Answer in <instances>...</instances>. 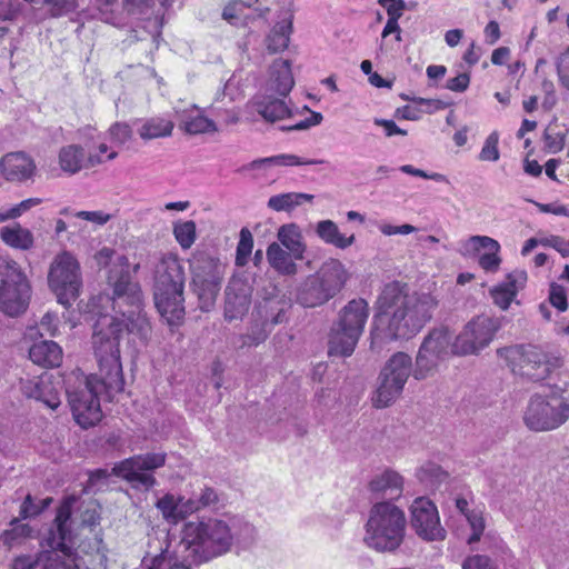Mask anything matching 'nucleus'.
<instances>
[{"instance_id": "obj_1", "label": "nucleus", "mask_w": 569, "mask_h": 569, "mask_svg": "<svg viewBox=\"0 0 569 569\" xmlns=\"http://www.w3.org/2000/svg\"><path fill=\"white\" fill-rule=\"evenodd\" d=\"M436 307L432 296L412 290L407 282H387L375 301L371 348L413 338L431 320Z\"/></svg>"}, {"instance_id": "obj_2", "label": "nucleus", "mask_w": 569, "mask_h": 569, "mask_svg": "<svg viewBox=\"0 0 569 569\" xmlns=\"http://www.w3.org/2000/svg\"><path fill=\"white\" fill-rule=\"evenodd\" d=\"M124 332H136L140 338L147 339L151 332V326L140 311L133 320L110 318L104 327L96 323L92 335L93 355L98 362V372L93 373L102 381L109 391H123L124 378L120 357V340Z\"/></svg>"}, {"instance_id": "obj_3", "label": "nucleus", "mask_w": 569, "mask_h": 569, "mask_svg": "<svg viewBox=\"0 0 569 569\" xmlns=\"http://www.w3.org/2000/svg\"><path fill=\"white\" fill-rule=\"evenodd\" d=\"M184 268L178 254H162L154 270L153 299L170 327H179L184 320Z\"/></svg>"}, {"instance_id": "obj_4", "label": "nucleus", "mask_w": 569, "mask_h": 569, "mask_svg": "<svg viewBox=\"0 0 569 569\" xmlns=\"http://www.w3.org/2000/svg\"><path fill=\"white\" fill-rule=\"evenodd\" d=\"M232 543L231 529L220 519L188 521L181 529L180 545L196 563L208 562L227 553Z\"/></svg>"}, {"instance_id": "obj_5", "label": "nucleus", "mask_w": 569, "mask_h": 569, "mask_svg": "<svg viewBox=\"0 0 569 569\" xmlns=\"http://www.w3.org/2000/svg\"><path fill=\"white\" fill-rule=\"evenodd\" d=\"M403 510L389 501L375 503L366 523V545L379 552H393L403 542L406 532Z\"/></svg>"}, {"instance_id": "obj_6", "label": "nucleus", "mask_w": 569, "mask_h": 569, "mask_svg": "<svg viewBox=\"0 0 569 569\" xmlns=\"http://www.w3.org/2000/svg\"><path fill=\"white\" fill-rule=\"evenodd\" d=\"M369 317V305L362 299L350 300L340 311L329 337V356L349 357L356 349Z\"/></svg>"}, {"instance_id": "obj_7", "label": "nucleus", "mask_w": 569, "mask_h": 569, "mask_svg": "<svg viewBox=\"0 0 569 569\" xmlns=\"http://www.w3.org/2000/svg\"><path fill=\"white\" fill-rule=\"evenodd\" d=\"M498 355L507 361L515 375L532 381L547 379L550 373L561 366L559 357L533 345H517L498 349Z\"/></svg>"}, {"instance_id": "obj_8", "label": "nucleus", "mask_w": 569, "mask_h": 569, "mask_svg": "<svg viewBox=\"0 0 569 569\" xmlns=\"http://www.w3.org/2000/svg\"><path fill=\"white\" fill-rule=\"evenodd\" d=\"M32 288L23 268L9 256L0 257V310L10 317L23 313Z\"/></svg>"}, {"instance_id": "obj_9", "label": "nucleus", "mask_w": 569, "mask_h": 569, "mask_svg": "<svg viewBox=\"0 0 569 569\" xmlns=\"http://www.w3.org/2000/svg\"><path fill=\"white\" fill-rule=\"evenodd\" d=\"M347 272L338 259L326 261L316 274L310 276L298 295L299 302L308 308L320 306L333 298L345 286Z\"/></svg>"}, {"instance_id": "obj_10", "label": "nucleus", "mask_w": 569, "mask_h": 569, "mask_svg": "<svg viewBox=\"0 0 569 569\" xmlns=\"http://www.w3.org/2000/svg\"><path fill=\"white\" fill-rule=\"evenodd\" d=\"M102 379L88 376L82 389L69 395V403L76 422L83 429L96 426L102 419L100 396L109 401L122 391H109Z\"/></svg>"}, {"instance_id": "obj_11", "label": "nucleus", "mask_w": 569, "mask_h": 569, "mask_svg": "<svg viewBox=\"0 0 569 569\" xmlns=\"http://www.w3.org/2000/svg\"><path fill=\"white\" fill-rule=\"evenodd\" d=\"M48 282L58 302L70 307L80 296L82 287L78 260L67 251L58 254L51 263Z\"/></svg>"}, {"instance_id": "obj_12", "label": "nucleus", "mask_w": 569, "mask_h": 569, "mask_svg": "<svg viewBox=\"0 0 569 569\" xmlns=\"http://www.w3.org/2000/svg\"><path fill=\"white\" fill-rule=\"evenodd\" d=\"M569 418V403L557 391L547 397L535 395L527 408L525 422L535 431L552 430Z\"/></svg>"}, {"instance_id": "obj_13", "label": "nucleus", "mask_w": 569, "mask_h": 569, "mask_svg": "<svg viewBox=\"0 0 569 569\" xmlns=\"http://www.w3.org/2000/svg\"><path fill=\"white\" fill-rule=\"evenodd\" d=\"M412 370L411 357L398 351L387 361L380 373V385L373 398L376 408L388 407L402 392Z\"/></svg>"}, {"instance_id": "obj_14", "label": "nucleus", "mask_w": 569, "mask_h": 569, "mask_svg": "<svg viewBox=\"0 0 569 569\" xmlns=\"http://www.w3.org/2000/svg\"><path fill=\"white\" fill-rule=\"evenodd\" d=\"M192 289L198 296L200 308L209 310L213 306L222 282L221 264L206 253H200L191 262Z\"/></svg>"}, {"instance_id": "obj_15", "label": "nucleus", "mask_w": 569, "mask_h": 569, "mask_svg": "<svg viewBox=\"0 0 569 569\" xmlns=\"http://www.w3.org/2000/svg\"><path fill=\"white\" fill-rule=\"evenodd\" d=\"M500 329V321L485 315L472 318L451 345L455 356L478 355L487 348Z\"/></svg>"}, {"instance_id": "obj_16", "label": "nucleus", "mask_w": 569, "mask_h": 569, "mask_svg": "<svg viewBox=\"0 0 569 569\" xmlns=\"http://www.w3.org/2000/svg\"><path fill=\"white\" fill-rule=\"evenodd\" d=\"M166 463V453L149 452L146 455H136L114 465L112 472L132 487H142L146 490L156 485V478L148 471L161 468Z\"/></svg>"}, {"instance_id": "obj_17", "label": "nucleus", "mask_w": 569, "mask_h": 569, "mask_svg": "<svg viewBox=\"0 0 569 569\" xmlns=\"http://www.w3.org/2000/svg\"><path fill=\"white\" fill-rule=\"evenodd\" d=\"M411 526L423 540L437 541L446 538V530L440 525L437 507L427 498H417L411 505Z\"/></svg>"}, {"instance_id": "obj_18", "label": "nucleus", "mask_w": 569, "mask_h": 569, "mask_svg": "<svg viewBox=\"0 0 569 569\" xmlns=\"http://www.w3.org/2000/svg\"><path fill=\"white\" fill-rule=\"evenodd\" d=\"M108 281L113 288V300L123 299L128 305L140 309L142 292L139 283L131 280L130 263L126 256L118 257L109 271Z\"/></svg>"}, {"instance_id": "obj_19", "label": "nucleus", "mask_w": 569, "mask_h": 569, "mask_svg": "<svg viewBox=\"0 0 569 569\" xmlns=\"http://www.w3.org/2000/svg\"><path fill=\"white\" fill-rule=\"evenodd\" d=\"M36 173L33 158L23 151L9 152L0 159V174L8 182L23 183L32 180Z\"/></svg>"}, {"instance_id": "obj_20", "label": "nucleus", "mask_w": 569, "mask_h": 569, "mask_svg": "<svg viewBox=\"0 0 569 569\" xmlns=\"http://www.w3.org/2000/svg\"><path fill=\"white\" fill-rule=\"evenodd\" d=\"M20 389L27 398L41 401L52 410H56L61 403L59 392L48 373L21 378Z\"/></svg>"}, {"instance_id": "obj_21", "label": "nucleus", "mask_w": 569, "mask_h": 569, "mask_svg": "<svg viewBox=\"0 0 569 569\" xmlns=\"http://www.w3.org/2000/svg\"><path fill=\"white\" fill-rule=\"evenodd\" d=\"M251 289L240 279L232 278L226 288L224 317L227 320L241 319L250 308Z\"/></svg>"}, {"instance_id": "obj_22", "label": "nucleus", "mask_w": 569, "mask_h": 569, "mask_svg": "<svg viewBox=\"0 0 569 569\" xmlns=\"http://www.w3.org/2000/svg\"><path fill=\"white\" fill-rule=\"evenodd\" d=\"M72 562L74 569H107V548L102 538L96 536L92 541H82Z\"/></svg>"}, {"instance_id": "obj_23", "label": "nucleus", "mask_w": 569, "mask_h": 569, "mask_svg": "<svg viewBox=\"0 0 569 569\" xmlns=\"http://www.w3.org/2000/svg\"><path fill=\"white\" fill-rule=\"evenodd\" d=\"M467 243L473 251L486 250L478 257V264L485 272L496 273L500 269L502 259L500 257V244L497 240L488 236H471Z\"/></svg>"}, {"instance_id": "obj_24", "label": "nucleus", "mask_w": 569, "mask_h": 569, "mask_svg": "<svg viewBox=\"0 0 569 569\" xmlns=\"http://www.w3.org/2000/svg\"><path fill=\"white\" fill-rule=\"evenodd\" d=\"M30 360L43 368H56L62 362V348L54 341L41 340L29 349Z\"/></svg>"}, {"instance_id": "obj_25", "label": "nucleus", "mask_w": 569, "mask_h": 569, "mask_svg": "<svg viewBox=\"0 0 569 569\" xmlns=\"http://www.w3.org/2000/svg\"><path fill=\"white\" fill-rule=\"evenodd\" d=\"M0 240L9 248L29 251L34 247L32 231L19 222L4 226L0 229Z\"/></svg>"}, {"instance_id": "obj_26", "label": "nucleus", "mask_w": 569, "mask_h": 569, "mask_svg": "<svg viewBox=\"0 0 569 569\" xmlns=\"http://www.w3.org/2000/svg\"><path fill=\"white\" fill-rule=\"evenodd\" d=\"M450 341L451 335L447 328L433 329L423 339L419 349L440 361L453 355Z\"/></svg>"}, {"instance_id": "obj_27", "label": "nucleus", "mask_w": 569, "mask_h": 569, "mask_svg": "<svg viewBox=\"0 0 569 569\" xmlns=\"http://www.w3.org/2000/svg\"><path fill=\"white\" fill-rule=\"evenodd\" d=\"M369 488L372 493L396 499L402 493L403 479L398 472L386 470L369 482Z\"/></svg>"}, {"instance_id": "obj_28", "label": "nucleus", "mask_w": 569, "mask_h": 569, "mask_svg": "<svg viewBox=\"0 0 569 569\" xmlns=\"http://www.w3.org/2000/svg\"><path fill=\"white\" fill-rule=\"evenodd\" d=\"M270 86L279 96L286 97L295 86L289 60L277 59L270 68Z\"/></svg>"}, {"instance_id": "obj_29", "label": "nucleus", "mask_w": 569, "mask_h": 569, "mask_svg": "<svg viewBox=\"0 0 569 569\" xmlns=\"http://www.w3.org/2000/svg\"><path fill=\"white\" fill-rule=\"evenodd\" d=\"M76 496L66 497L57 509L54 523L59 536V542L57 543L58 549L63 553H68L69 548L66 546V541L69 540L71 531L69 529V521L72 515V508L76 503Z\"/></svg>"}, {"instance_id": "obj_30", "label": "nucleus", "mask_w": 569, "mask_h": 569, "mask_svg": "<svg viewBox=\"0 0 569 569\" xmlns=\"http://www.w3.org/2000/svg\"><path fill=\"white\" fill-rule=\"evenodd\" d=\"M317 236L327 244H331L338 249H347L353 244L356 237L353 233L346 236L341 233L338 224L332 220H321L316 226Z\"/></svg>"}, {"instance_id": "obj_31", "label": "nucleus", "mask_w": 569, "mask_h": 569, "mask_svg": "<svg viewBox=\"0 0 569 569\" xmlns=\"http://www.w3.org/2000/svg\"><path fill=\"white\" fill-rule=\"evenodd\" d=\"M84 149L80 144H68L60 149L58 159L62 171L74 174L82 169H88L86 164Z\"/></svg>"}, {"instance_id": "obj_32", "label": "nucleus", "mask_w": 569, "mask_h": 569, "mask_svg": "<svg viewBox=\"0 0 569 569\" xmlns=\"http://www.w3.org/2000/svg\"><path fill=\"white\" fill-rule=\"evenodd\" d=\"M257 112L268 122L283 120L291 116V110L282 99L263 97L254 101Z\"/></svg>"}, {"instance_id": "obj_33", "label": "nucleus", "mask_w": 569, "mask_h": 569, "mask_svg": "<svg viewBox=\"0 0 569 569\" xmlns=\"http://www.w3.org/2000/svg\"><path fill=\"white\" fill-rule=\"evenodd\" d=\"M280 243L292 254L293 259L302 260L306 252V244L299 227L295 223L284 224L278 231Z\"/></svg>"}, {"instance_id": "obj_34", "label": "nucleus", "mask_w": 569, "mask_h": 569, "mask_svg": "<svg viewBox=\"0 0 569 569\" xmlns=\"http://www.w3.org/2000/svg\"><path fill=\"white\" fill-rule=\"evenodd\" d=\"M291 33V18L277 22L266 38L268 52L274 54L284 51L289 46Z\"/></svg>"}, {"instance_id": "obj_35", "label": "nucleus", "mask_w": 569, "mask_h": 569, "mask_svg": "<svg viewBox=\"0 0 569 569\" xmlns=\"http://www.w3.org/2000/svg\"><path fill=\"white\" fill-rule=\"evenodd\" d=\"M517 280L512 273L507 274L506 280L493 286L489 295L495 306L501 310H508L518 295Z\"/></svg>"}, {"instance_id": "obj_36", "label": "nucleus", "mask_w": 569, "mask_h": 569, "mask_svg": "<svg viewBox=\"0 0 569 569\" xmlns=\"http://www.w3.org/2000/svg\"><path fill=\"white\" fill-rule=\"evenodd\" d=\"M292 258L290 251H284L277 242H272L267 248L268 262L280 274L292 276L297 273V264Z\"/></svg>"}, {"instance_id": "obj_37", "label": "nucleus", "mask_w": 569, "mask_h": 569, "mask_svg": "<svg viewBox=\"0 0 569 569\" xmlns=\"http://www.w3.org/2000/svg\"><path fill=\"white\" fill-rule=\"evenodd\" d=\"M174 123L172 120L163 117H152L147 119L139 129V136L142 140H152L167 138L172 134Z\"/></svg>"}, {"instance_id": "obj_38", "label": "nucleus", "mask_w": 569, "mask_h": 569, "mask_svg": "<svg viewBox=\"0 0 569 569\" xmlns=\"http://www.w3.org/2000/svg\"><path fill=\"white\" fill-rule=\"evenodd\" d=\"M118 151L110 147L106 142H100L93 148H90L88 154H86V164L88 169H92L102 166L109 161H113L118 158Z\"/></svg>"}, {"instance_id": "obj_39", "label": "nucleus", "mask_w": 569, "mask_h": 569, "mask_svg": "<svg viewBox=\"0 0 569 569\" xmlns=\"http://www.w3.org/2000/svg\"><path fill=\"white\" fill-rule=\"evenodd\" d=\"M313 197L307 193L288 192L272 196L268 207L274 211H289L302 203V200L310 201Z\"/></svg>"}, {"instance_id": "obj_40", "label": "nucleus", "mask_w": 569, "mask_h": 569, "mask_svg": "<svg viewBox=\"0 0 569 569\" xmlns=\"http://www.w3.org/2000/svg\"><path fill=\"white\" fill-rule=\"evenodd\" d=\"M263 163L274 164V166H284V167H293V166H309V164H321L325 163V160H311L303 159L295 154H278L267 158H261L252 161V167H259Z\"/></svg>"}, {"instance_id": "obj_41", "label": "nucleus", "mask_w": 569, "mask_h": 569, "mask_svg": "<svg viewBox=\"0 0 569 569\" xmlns=\"http://www.w3.org/2000/svg\"><path fill=\"white\" fill-rule=\"evenodd\" d=\"M173 236L182 249H190L197 239L196 222L192 220L176 222L173 224Z\"/></svg>"}, {"instance_id": "obj_42", "label": "nucleus", "mask_w": 569, "mask_h": 569, "mask_svg": "<svg viewBox=\"0 0 569 569\" xmlns=\"http://www.w3.org/2000/svg\"><path fill=\"white\" fill-rule=\"evenodd\" d=\"M79 517L82 526L91 529L100 525L101 506L96 499L82 501L79 507Z\"/></svg>"}, {"instance_id": "obj_43", "label": "nucleus", "mask_w": 569, "mask_h": 569, "mask_svg": "<svg viewBox=\"0 0 569 569\" xmlns=\"http://www.w3.org/2000/svg\"><path fill=\"white\" fill-rule=\"evenodd\" d=\"M182 128L189 134H201L217 131L213 120L201 113L188 117L183 121Z\"/></svg>"}, {"instance_id": "obj_44", "label": "nucleus", "mask_w": 569, "mask_h": 569, "mask_svg": "<svg viewBox=\"0 0 569 569\" xmlns=\"http://www.w3.org/2000/svg\"><path fill=\"white\" fill-rule=\"evenodd\" d=\"M253 248V237L248 228L240 230V239L236 250V264L244 267L248 263Z\"/></svg>"}, {"instance_id": "obj_45", "label": "nucleus", "mask_w": 569, "mask_h": 569, "mask_svg": "<svg viewBox=\"0 0 569 569\" xmlns=\"http://www.w3.org/2000/svg\"><path fill=\"white\" fill-rule=\"evenodd\" d=\"M466 519L472 530V533L470 535V537L467 540L468 545L471 546V545L480 541V539L483 535L485 528H486V522H485V518H483V508H473L467 515Z\"/></svg>"}, {"instance_id": "obj_46", "label": "nucleus", "mask_w": 569, "mask_h": 569, "mask_svg": "<svg viewBox=\"0 0 569 569\" xmlns=\"http://www.w3.org/2000/svg\"><path fill=\"white\" fill-rule=\"evenodd\" d=\"M438 362V359L419 349L416 358V367L411 370L413 378L417 380L426 379L435 370Z\"/></svg>"}, {"instance_id": "obj_47", "label": "nucleus", "mask_w": 569, "mask_h": 569, "mask_svg": "<svg viewBox=\"0 0 569 569\" xmlns=\"http://www.w3.org/2000/svg\"><path fill=\"white\" fill-rule=\"evenodd\" d=\"M156 506L167 521L173 523L179 522V497H174L172 493H166L157 501Z\"/></svg>"}, {"instance_id": "obj_48", "label": "nucleus", "mask_w": 569, "mask_h": 569, "mask_svg": "<svg viewBox=\"0 0 569 569\" xmlns=\"http://www.w3.org/2000/svg\"><path fill=\"white\" fill-rule=\"evenodd\" d=\"M108 136L116 146H123L132 140L133 131L126 122H114L109 127Z\"/></svg>"}, {"instance_id": "obj_49", "label": "nucleus", "mask_w": 569, "mask_h": 569, "mask_svg": "<svg viewBox=\"0 0 569 569\" xmlns=\"http://www.w3.org/2000/svg\"><path fill=\"white\" fill-rule=\"evenodd\" d=\"M498 144L499 133L498 131H492L485 140V143L479 153V159L481 161H498L500 158Z\"/></svg>"}, {"instance_id": "obj_50", "label": "nucleus", "mask_w": 569, "mask_h": 569, "mask_svg": "<svg viewBox=\"0 0 569 569\" xmlns=\"http://www.w3.org/2000/svg\"><path fill=\"white\" fill-rule=\"evenodd\" d=\"M50 552H40L37 556L21 555L13 559L11 569H36L40 563L50 560Z\"/></svg>"}, {"instance_id": "obj_51", "label": "nucleus", "mask_w": 569, "mask_h": 569, "mask_svg": "<svg viewBox=\"0 0 569 569\" xmlns=\"http://www.w3.org/2000/svg\"><path fill=\"white\" fill-rule=\"evenodd\" d=\"M549 302L560 312L568 309L567 290L563 286L552 282L549 287Z\"/></svg>"}, {"instance_id": "obj_52", "label": "nucleus", "mask_w": 569, "mask_h": 569, "mask_svg": "<svg viewBox=\"0 0 569 569\" xmlns=\"http://www.w3.org/2000/svg\"><path fill=\"white\" fill-rule=\"evenodd\" d=\"M49 6L51 17H62L77 8V0H43Z\"/></svg>"}, {"instance_id": "obj_53", "label": "nucleus", "mask_w": 569, "mask_h": 569, "mask_svg": "<svg viewBox=\"0 0 569 569\" xmlns=\"http://www.w3.org/2000/svg\"><path fill=\"white\" fill-rule=\"evenodd\" d=\"M546 147L552 153L561 151L565 147L566 132H553L548 128L545 132Z\"/></svg>"}, {"instance_id": "obj_54", "label": "nucleus", "mask_w": 569, "mask_h": 569, "mask_svg": "<svg viewBox=\"0 0 569 569\" xmlns=\"http://www.w3.org/2000/svg\"><path fill=\"white\" fill-rule=\"evenodd\" d=\"M59 317L54 312H47L40 320L39 327L41 330V336L49 335L54 337L59 331Z\"/></svg>"}, {"instance_id": "obj_55", "label": "nucleus", "mask_w": 569, "mask_h": 569, "mask_svg": "<svg viewBox=\"0 0 569 569\" xmlns=\"http://www.w3.org/2000/svg\"><path fill=\"white\" fill-rule=\"evenodd\" d=\"M462 569H497L491 559L483 555H475L465 559Z\"/></svg>"}, {"instance_id": "obj_56", "label": "nucleus", "mask_w": 569, "mask_h": 569, "mask_svg": "<svg viewBox=\"0 0 569 569\" xmlns=\"http://www.w3.org/2000/svg\"><path fill=\"white\" fill-rule=\"evenodd\" d=\"M41 203H42L41 198L24 199V200L20 201L19 203L10 207L11 216H12L13 220H16V219L20 218L22 214H24L26 212H28L29 210H31L32 208H34Z\"/></svg>"}, {"instance_id": "obj_57", "label": "nucleus", "mask_w": 569, "mask_h": 569, "mask_svg": "<svg viewBox=\"0 0 569 569\" xmlns=\"http://www.w3.org/2000/svg\"><path fill=\"white\" fill-rule=\"evenodd\" d=\"M198 511H200V507L196 499H184L183 497H179V521L184 520Z\"/></svg>"}, {"instance_id": "obj_58", "label": "nucleus", "mask_w": 569, "mask_h": 569, "mask_svg": "<svg viewBox=\"0 0 569 569\" xmlns=\"http://www.w3.org/2000/svg\"><path fill=\"white\" fill-rule=\"evenodd\" d=\"M387 11L388 18H401L406 8L403 0H378Z\"/></svg>"}, {"instance_id": "obj_59", "label": "nucleus", "mask_w": 569, "mask_h": 569, "mask_svg": "<svg viewBox=\"0 0 569 569\" xmlns=\"http://www.w3.org/2000/svg\"><path fill=\"white\" fill-rule=\"evenodd\" d=\"M470 83V76L467 72L459 73L458 76L448 79L447 89L453 92H463L468 89Z\"/></svg>"}, {"instance_id": "obj_60", "label": "nucleus", "mask_w": 569, "mask_h": 569, "mask_svg": "<svg viewBox=\"0 0 569 569\" xmlns=\"http://www.w3.org/2000/svg\"><path fill=\"white\" fill-rule=\"evenodd\" d=\"M197 500V503L200 507V510L208 508L218 503L219 496L217 491L211 487H204L200 493V497Z\"/></svg>"}, {"instance_id": "obj_61", "label": "nucleus", "mask_w": 569, "mask_h": 569, "mask_svg": "<svg viewBox=\"0 0 569 569\" xmlns=\"http://www.w3.org/2000/svg\"><path fill=\"white\" fill-rule=\"evenodd\" d=\"M122 2L129 13H143L153 6V0H122Z\"/></svg>"}, {"instance_id": "obj_62", "label": "nucleus", "mask_w": 569, "mask_h": 569, "mask_svg": "<svg viewBox=\"0 0 569 569\" xmlns=\"http://www.w3.org/2000/svg\"><path fill=\"white\" fill-rule=\"evenodd\" d=\"M76 217L97 224H104L110 220V214L103 211H78Z\"/></svg>"}, {"instance_id": "obj_63", "label": "nucleus", "mask_w": 569, "mask_h": 569, "mask_svg": "<svg viewBox=\"0 0 569 569\" xmlns=\"http://www.w3.org/2000/svg\"><path fill=\"white\" fill-rule=\"evenodd\" d=\"M557 70L561 83L569 89V53H563L559 57Z\"/></svg>"}, {"instance_id": "obj_64", "label": "nucleus", "mask_w": 569, "mask_h": 569, "mask_svg": "<svg viewBox=\"0 0 569 569\" xmlns=\"http://www.w3.org/2000/svg\"><path fill=\"white\" fill-rule=\"evenodd\" d=\"M481 54V48L478 47L475 42H471L469 48L463 53L462 59L469 67H472L479 62Z\"/></svg>"}]
</instances>
